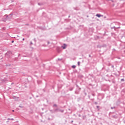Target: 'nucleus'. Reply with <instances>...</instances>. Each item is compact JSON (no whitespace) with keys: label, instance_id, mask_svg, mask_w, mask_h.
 <instances>
[{"label":"nucleus","instance_id":"f257e3e1","mask_svg":"<svg viewBox=\"0 0 125 125\" xmlns=\"http://www.w3.org/2000/svg\"><path fill=\"white\" fill-rule=\"evenodd\" d=\"M112 118H113V119H118V115H112Z\"/></svg>","mask_w":125,"mask_h":125},{"label":"nucleus","instance_id":"f03ea898","mask_svg":"<svg viewBox=\"0 0 125 125\" xmlns=\"http://www.w3.org/2000/svg\"><path fill=\"white\" fill-rule=\"evenodd\" d=\"M67 46V45L66 44H63V46H62V47L63 48V49H66V47Z\"/></svg>","mask_w":125,"mask_h":125},{"label":"nucleus","instance_id":"7ed1b4c3","mask_svg":"<svg viewBox=\"0 0 125 125\" xmlns=\"http://www.w3.org/2000/svg\"><path fill=\"white\" fill-rule=\"evenodd\" d=\"M96 16H97V17L100 18V17H101V16H102V15H100V14H97L96 15Z\"/></svg>","mask_w":125,"mask_h":125},{"label":"nucleus","instance_id":"20e7f679","mask_svg":"<svg viewBox=\"0 0 125 125\" xmlns=\"http://www.w3.org/2000/svg\"><path fill=\"white\" fill-rule=\"evenodd\" d=\"M111 29H114L115 31H116V27L115 26L112 27H111Z\"/></svg>","mask_w":125,"mask_h":125},{"label":"nucleus","instance_id":"39448f33","mask_svg":"<svg viewBox=\"0 0 125 125\" xmlns=\"http://www.w3.org/2000/svg\"><path fill=\"white\" fill-rule=\"evenodd\" d=\"M76 65H72V68H73V69H75L76 68Z\"/></svg>","mask_w":125,"mask_h":125},{"label":"nucleus","instance_id":"423d86ee","mask_svg":"<svg viewBox=\"0 0 125 125\" xmlns=\"http://www.w3.org/2000/svg\"><path fill=\"white\" fill-rule=\"evenodd\" d=\"M60 112H61V113H64V110H59Z\"/></svg>","mask_w":125,"mask_h":125},{"label":"nucleus","instance_id":"0eeeda50","mask_svg":"<svg viewBox=\"0 0 125 125\" xmlns=\"http://www.w3.org/2000/svg\"><path fill=\"white\" fill-rule=\"evenodd\" d=\"M80 64H81V62H78V66H80Z\"/></svg>","mask_w":125,"mask_h":125},{"label":"nucleus","instance_id":"6e6552de","mask_svg":"<svg viewBox=\"0 0 125 125\" xmlns=\"http://www.w3.org/2000/svg\"><path fill=\"white\" fill-rule=\"evenodd\" d=\"M121 82H125V79H122L121 80Z\"/></svg>","mask_w":125,"mask_h":125},{"label":"nucleus","instance_id":"1a4fd4ad","mask_svg":"<svg viewBox=\"0 0 125 125\" xmlns=\"http://www.w3.org/2000/svg\"><path fill=\"white\" fill-rule=\"evenodd\" d=\"M54 107H57V104H54Z\"/></svg>","mask_w":125,"mask_h":125},{"label":"nucleus","instance_id":"9d476101","mask_svg":"<svg viewBox=\"0 0 125 125\" xmlns=\"http://www.w3.org/2000/svg\"><path fill=\"white\" fill-rule=\"evenodd\" d=\"M96 107H97V109H98V110H99V106L97 105Z\"/></svg>","mask_w":125,"mask_h":125},{"label":"nucleus","instance_id":"9b49d317","mask_svg":"<svg viewBox=\"0 0 125 125\" xmlns=\"http://www.w3.org/2000/svg\"><path fill=\"white\" fill-rule=\"evenodd\" d=\"M111 109L112 110H113V109H115V107H111Z\"/></svg>","mask_w":125,"mask_h":125},{"label":"nucleus","instance_id":"f8f14e48","mask_svg":"<svg viewBox=\"0 0 125 125\" xmlns=\"http://www.w3.org/2000/svg\"><path fill=\"white\" fill-rule=\"evenodd\" d=\"M116 29H121V27H116Z\"/></svg>","mask_w":125,"mask_h":125},{"label":"nucleus","instance_id":"ddd939ff","mask_svg":"<svg viewBox=\"0 0 125 125\" xmlns=\"http://www.w3.org/2000/svg\"><path fill=\"white\" fill-rule=\"evenodd\" d=\"M95 105H97V104H98V103L97 102H95Z\"/></svg>","mask_w":125,"mask_h":125},{"label":"nucleus","instance_id":"4468645a","mask_svg":"<svg viewBox=\"0 0 125 125\" xmlns=\"http://www.w3.org/2000/svg\"><path fill=\"white\" fill-rule=\"evenodd\" d=\"M78 117H82V115H81V114H79Z\"/></svg>","mask_w":125,"mask_h":125},{"label":"nucleus","instance_id":"2eb2a0df","mask_svg":"<svg viewBox=\"0 0 125 125\" xmlns=\"http://www.w3.org/2000/svg\"><path fill=\"white\" fill-rule=\"evenodd\" d=\"M70 90L72 91V90H73V88L70 89Z\"/></svg>","mask_w":125,"mask_h":125},{"label":"nucleus","instance_id":"dca6fc26","mask_svg":"<svg viewBox=\"0 0 125 125\" xmlns=\"http://www.w3.org/2000/svg\"><path fill=\"white\" fill-rule=\"evenodd\" d=\"M111 68H114V65H112Z\"/></svg>","mask_w":125,"mask_h":125},{"label":"nucleus","instance_id":"f3484780","mask_svg":"<svg viewBox=\"0 0 125 125\" xmlns=\"http://www.w3.org/2000/svg\"><path fill=\"white\" fill-rule=\"evenodd\" d=\"M111 1H112V2H114V0H111Z\"/></svg>","mask_w":125,"mask_h":125},{"label":"nucleus","instance_id":"a211bd4d","mask_svg":"<svg viewBox=\"0 0 125 125\" xmlns=\"http://www.w3.org/2000/svg\"><path fill=\"white\" fill-rule=\"evenodd\" d=\"M89 57H91V56L90 55H89Z\"/></svg>","mask_w":125,"mask_h":125},{"label":"nucleus","instance_id":"6ab92c4d","mask_svg":"<svg viewBox=\"0 0 125 125\" xmlns=\"http://www.w3.org/2000/svg\"><path fill=\"white\" fill-rule=\"evenodd\" d=\"M22 40H23V41H25V39H24V38L22 39Z\"/></svg>","mask_w":125,"mask_h":125},{"label":"nucleus","instance_id":"aec40b11","mask_svg":"<svg viewBox=\"0 0 125 125\" xmlns=\"http://www.w3.org/2000/svg\"><path fill=\"white\" fill-rule=\"evenodd\" d=\"M13 42H14V41H12V43H13Z\"/></svg>","mask_w":125,"mask_h":125},{"label":"nucleus","instance_id":"412c9836","mask_svg":"<svg viewBox=\"0 0 125 125\" xmlns=\"http://www.w3.org/2000/svg\"><path fill=\"white\" fill-rule=\"evenodd\" d=\"M48 44H49V42H48Z\"/></svg>","mask_w":125,"mask_h":125},{"label":"nucleus","instance_id":"4be33fe9","mask_svg":"<svg viewBox=\"0 0 125 125\" xmlns=\"http://www.w3.org/2000/svg\"><path fill=\"white\" fill-rule=\"evenodd\" d=\"M58 60H62V59H58Z\"/></svg>","mask_w":125,"mask_h":125},{"label":"nucleus","instance_id":"5701e85b","mask_svg":"<svg viewBox=\"0 0 125 125\" xmlns=\"http://www.w3.org/2000/svg\"><path fill=\"white\" fill-rule=\"evenodd\" d=\"M38 4L40 5V3H39Z\"/></svg>","mask_w":125,"mask_h":125},{"label":"nucleus","instance_id":"b1692460","mask_svg":"<svg viewBox=\"0 0 125 125\" xmlns=\"http://www.w3.org/2000/svg\"><path fill=\"white\" fill-rule=\"evenodd\" d=\"M56 111H57V109H56Z\"/></svg>","mask_w":125,"mask_h":125},{"label":"nucleus","instance_id":"393cba45","mask_svg":"<svg viewBox=\"0 0 125 125\" xmlns=\"http://www.w3.org/2000/svg\"><path fill=\"white\" fill-rule=\"evenodd\" d=\"M68 17H70V16H69Z\"/></svg>","mask_w":125,"mask_h":125}]
</instances>
